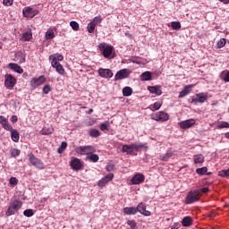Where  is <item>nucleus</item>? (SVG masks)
Listing matches in <instances>:
<instances>
[{
    "instance_id": "f257e3e1",
    "label": "nucleus",
    "mask_w": 229,
    "mask_h": 229,
    "mask_svg": "<svg viewBox=\"0 0 229 229\" xmlns=\"http://www.w3.org/2000/svg\"><path fill=\"white\" fill-rule=\"evenodd\" d=\"M199 198H201V191L194 190L188 192L185 198L186 205H192V203H196V201H199Z\"/></svg>"
},
{
    "instance_id": "f03ea898",
    "label": "nucleus",
    "mask_w": 229,
    "mask_h": 229,
    "mask_svg": "<svg viewBox=\"0 0 229 229\" xmlns=\"http://www.w3.org/2000/svg\"><path fill=\"white\" fill-rule=\"evenodd\" d=\"M21 208H22V201L14 200L10 204L8 209L5 212V216L8 217H10V216H15V214H17Z\"/></svg>"
},
{
    "instance_id": "7ed1b4c3",
    "label": "nucleus",
    "mask_w": 229,
    "mask_h": 229,
    "mask_svg": "<svg viewBox=\"0 0 229 229\" xmlns=\"http://www.w3.org/2000/svg\"><path fill=\"white\" fill-rule=\"evenodd\" d=\"M28 157L30 163L31 164V165L36 167V169H46V165L44 164V162L40 160V158L33 155V153L29 154Z\"/></svg>"
},
{
    "instance_id": "20e7f679",
    "label": "nucleus",
    "mask_w": 229,
    "mask_h": 229,
    "mask_svg": "<svg viewBox=\"0 0 229 229\" xmlns=\"http://www.w3.org/2000/svg\"><path fill=\"white\" fill-rule=\"evenodd\" d=\"M98 49L102 52L104 58H110L112 53H114V47L107 45L106 43H99Z\"/></svg>"
},
{
    "instance_id": "39448f33",
    "label": "nucleus",
    "mask_w": 229,
    "mask_h": 229,
    "mask_svg": "<svg viewBox=\"0 0 229 229\" xmlns=\"http://www.w3.org/2000/svg\"><path fill=\"white\" fill-rule=\"evenodd\" d=\"M96 148L93 146H79L75 148V153L78 155H87L89 157V153H94Z\"/></svg>"
},
{
    "instance_id": "423d86ee",
    "label": "nucleus",
    "mask_w": 229,
    "mask_h": 229,
    "mask_svg": "<svg viewBox=\"0 0 229 229\" xmlns=\"http://www.w3.org/2000/svg\"><path fill=\"white\" fill-rule=\"evenodd\" d=\"M130 74H131V70L130 69H122L116 72L114 75L115 81L119 80H126V78H130Z\"/></svg>"
},
{
    "instance_id": "0eeeda50",
    "label": "nucleus",
    "mask_w": 229,
    "mask_h": 229,
    "mask_svg": "<svg viewBox=\"0 0 229 229\" xmlns=\"http://www.w3.org/2000/svg\"><path fill=\"white\" fill-rule=\"evenodd\" d=\"M152 119L157 122L165 123V121H169V114L159 111L152 116Z\"/></svg>"
},
{
    "instance_id": "6e6552de",
    "label": "nucleus",
    "mask_w": 229,
    "mask_h": 229,
    "mask_svg": "<svg viewBox=\"0 0 229 229\" xmlns=\"http://www.w3.org/2000/svg\"><path fill=\"white\" fill-rule=\"evenodd\" d=\"M16 83H17V79H15V77H13L12 74L5 75L4 85L6 89H9V90H12V89L15 87Z\"/></svg>"
},
{
    "instance_id": "1a4fd4ad",
    "label": "nucleus",
    "mask_w": 229,
    "mask_h": 229,
    "mask_svg": "<svg viewBox=\"0 0 229 229\" xmlns=\"http://www.w3.org/2000/svg\"><path fill=\"white\" fill-rule=\"evenodd\" d=\"M44 83H46V77H44V75L30 80V87L32 89H38V87L44 85Z\"/></svg>"
},
{
    "instance_id": "9d476101",
    "label": "nucleus",
    "mask_w": 229,
    "mask_h": 229,
    "mask_svg": "<svg viewBox=\"0 0 229 229\" xmlns=\"http://www.w3.org/2000/svg\"><path fill=\"white\" fill-rule=\"evenodd\" d=\"M207 99H208V95L207 93H198L195 97H191V103L197 105V103H205Z\"/></svg>"
},
{
    "instance_id": "9b49d317",
    "label": "nucleus",
    "mask_w": 229,
    "mask_h": 229,
    "mask_svg": "<svg viewBox=\"0 0 229 229\" xmlns=\"http://www.w3.org/2000/svg\"><path fill=\"white\" fill-rule=\"evenodd\" d=\"M23 16L33 19L36 15H38V10L31 8V7H24L22 10Z\"/></svg>"
},
{
    "instance_id": "f8f14e48",
    "label": "nucleus",
    "mask_w": 229,
    "mask_h": 229,
    "mask_svg": "<svg viewBox=\"0 0 229 229\" xmlns=\"http://www.w3.org/2000/svg\"><path fill=\"white\" fill-rule=\"evenodd\" d=\"M112 180H114V174H107L105 177L98 181V187L103 189V187L108 185V182H112Z\"/></svg>"
},
{
    "instance_id": "ddd939ff",
    "label": "nucleus",
    "mask_w": 229,
    "mask_h": 229,
    "mask_svg": "<svg viewBox=\"0 0 229 229\" xmlns=\"http://www.w3.org/2000/svg\"><path fill=\"white\" fill-rule=\"evenodd\" d=\"M194 124H196V120L193 118L179 123V126L182 128V130H189V128H192Z\"/></svg>"
},
{
    "instance_id": "4468645a",
    "label": "nucleus",
    "mask_w": 229,
    "mask_h": 229,
    "mask_svg": "<svg viewBox=\"0 0 229 229\" xmlns=\"http://www.w3.org/2000/svg\"><path fill=\"white\" fill-rule=\"evenodd\" d=\"M144 180L146 177L142 174H136L131 180L132 185H140V183H144Z\"/></svg>"
},
{
    "instance_id": "2eb2a0df",
    "label": "nucleus",
    "mask_w": 229,
    "mask_h": 229,
    "mask_svg": "<svg viewBox=\"0 0 229 229\" xmlns=\"http://www.w3.org/2000/svg\"><path fill=\"white\" fill-rule=\"evenodd\" d=\"M51 66L55 69L56 72L60 74V76H65V68L64 65L60 64V62L51 63Z\"/></svg>"
},
{
    "instance_id": "dca6fc26",
    "label": "nucleus",
    "mask_w": 229,
    "mask_h": 229,
    "mask_svg": "<svg viewBox=\"0 0 229 229\" xmlns=\"http://www.w3.org/2000/svg\"><path fill=\"white\" fill-rule=\"evenodd\" d=\"M70 165L73 171H81L82 169L83 165H81V160L75 157L70 162Z\"/></svg>"
},
{
    "instance_id": "f3484780",
    "label": "nucleus",
    "mask_w": 229,
    "mask_h": 229,
    "mask_svg": "<svg viewBox=\"0 0 229 229\" xmlns=\"http://www.w3.org/2000/svg\"><path fill=\"white\" fill-rule=\"evenodd\" d=\"M0 124L4 130H6V131H12V124H10L8 122V118L4 117V115H0Z\"/></svg>"
},
{
    "instance_id": "a211bd4d",
    "label": "nucleus",
    "mask_w": 229,
    "mask_h": 229,
    "mask_svg": "<svg viewBox=\"0 0 229 229\" xmlns=\"http://www.w3.org/2000/svg\"><path fill=\"white\" fill-rule=\"evenodd\" d=\"M137 212H140V214H142L143 216H151V211L146 210V205L144 203L140 202L136 207Z\"/></svg>"
},
{
    "instance_id": "6ab92c4d",
    "label": "nucleus",
    "mask_w": 229,
    "mask_h": 229,
    "mask_svg": "<svg viewBox=\"0 0 229 229\" xmlns=\"http://www.w3.org/2000/svg\"><path fill=\"white\" fill-rule=\"evenodd\" d=\"M98 74L99 76H101V78H112V76H114V72H112V70L103 68H100L98 70Z\"/></svg>"
},
{
    "instance_id": "aec40b11",
    "label": "nucleus",
    "mask_w": 229,
    "mask_h": 229,
    "mask_svg": "<svg viewBox=\"0 0 229 229\" xmlns=\"http://www.w3.org/2000/svg\"><path fill=\"white\" fill-rule=\"evenodd\" d=\"M8 67L12 71H14V72H18V74H22V72H24V70L21 67V65H19L15 63H10L8 64Z\"/></svg>"
},
{
    "instance_id": "412c9836",
    "label": "nucleus",
    "mask_w": 229,
    "mask_h": 229,
    "mask_svg": "<svg viewBox=\"0 0 229 229\" xmlns=\"http://www.w3.org/2000/svg\"><path fill=\"white\" fill-rule=\"evenodd\" d=\"M148 91L151 94H156V96H162V89H160V86H149Z\"/></svg>"
},
{
    "instance_id": "4be33fe9",
    "label": "nucleus",
    "mask_w": 229,
    "mask_h": 229,
    "mask_svg": "<svg viewBox=\"0 0 229 229\" xmlns=\"http://www.w3.org/2000/svg\"><path fill=\"white\" fill-rule=\"evenodd\" d=\"M123 214L126 216H135L137 214V207H126L123 208Z\"/></svg>"
},
{
    "instance_id": "5701e85b",
    "label": "nucleus",
    "mask_w": 229,
    "mask_h": 229,
    "mask_svg": "<svg viewBox=\"0 0 229 229\" xmlns=\"http://www.w3.org/2000/svg\"><path fill=\"white\" fill-rule=\"evenodd\" d=\"M11 131V138H12V140L13 142H19V140L21 139V136L19 134V131L13 129V127H12V130L9 131Z\"/></svg>"
},
{
    "instance_id": "b1692460",
    "label": "nucleus",
    "mask_w": 229,
    "mask_h": 229,
    "mask_svg": "<svg viewBox=\"0 0 229 229\" xmlns=\"http://www.w3.org/2000/svg\"><path fill=\"white\" fill-rule=\"evenodd\" d=\"M192 85H188L183 88V89L179 93L178 98H185V96H188V94L191 92V89H192Z\"/></svg>"
},
{
    "instance_id": "393cba45",
    "label": "nucleus",
    "mask_w": 229,
    "mask_h": 229,
    "mask_svg": "<svg viewBox=\"0 0 229 229\" xmlns=\"http://www.w3.org/2000/svg\"><path fill=\"white\" fill-rule=\"evenodd\" d=\"M122 151L123 153H127V155H131V153H133V151H135L133 143L131 145H123L122 148Z\"/></svg>"
},
{
    "instance_id": "a878e982",
    "label": "nucleus",
    "mask_w": 229,
    "mask_h": 229,
    "mask_svg": "<svg viewBox=\"0 0 229 229\" xmlns=\"http://www.w3.org/2000/svg\"><path fill=\"white\" fill-rule=\"evenodd\" d=\"M49 60H51V64L54 62H62L64 60V55L60 54H53L49 56Z\"/></svg>"
},
{
    "instance_id": "bb28decb",
    "label": "nucleus",
    "mask_w": 229,
    "mask_h": 229,
    "mask_svg": "<svg viewBox=\"0 0 229 229\" xmlns=\"http://www.w3.org/2000/svg\"><path fill=\"white\" fill-rule=\"evenodd\" d=\"M53 131H55V129L53 128V126L47 125V126L43 127V129L41 130V135H51V133H53Z\"/></svg>"
},
{
    "instance_id": "cd10ccee",
    "label": "nucleus",
    "mask_w": 229,
    "mask_h": 229,
    "mask_svg": "<svg viewBox=\"0 0 229 229\" xmlns=\"http://www.w3.org/2000/svg\"><path fill=\"white\" fill-rule=\"evenodd\" d=\"M182 225L184 226L185 228L192 226V217L184 216L182 220Z\"/></svg>"
},
{
    "instance_id": "c85d7f7f",
    "label": "nucleus",
    "mask_w": 229,
    "mask_h": 229,
    "mask_svg": "<svg viewBox=\"0 0 229 229\" xmlns=\"http://www.w3.org/2000/svg\"><path fill=\"white\" fill-rule=\"evenodd\" d=\"M132 145L134 146V150L135 151H142V149H148V144H144V143H132Z\"/></svg>"
},
{
    "instance_id": "c756f323",
    "label": "nucleus",
    "mask_w": 229,
    "mask_h": 229,
    "mask_svg": "<svg viewBox=\"0 0 229 229\" xmlns=\"http://www.w3.org/2000/svg\"><path fill=\"white\" fill-rule=\"evenodd\" d=\"M89 135L92 137V139H98V137H101V131L98 129H91L89 131Z\"/></svg>"
},
{
    "instance_id": "7c9ffc66",
    "label": "nucleus",
    "mask_w": 229,
    "mask_h": 229,
    "mask_svg": "<svg viewBox=\"0 0 229 229\" xmlns=\"http://www.w3.org/2000/svg\"><path fill=\"white\" fill-rule=\"evenodd\" d=\"M220 80L225 81V83H229V71L228 70L223 71L220 73Z\"/></svg>"
},
{
    "instance_id": "2f4dec72",
    "label": "nucleus",
    "mask_w": 229,
    "mask_h": 229,
    "mask_svg": "<svg viewBox=\"0 0 229 229\" xmlns=\"http://www.w3.org/2000/svg\"><path fill=\"white\" fill-rule=\"evenodd\" d=\"M133 94V89H131V87H124L123 89V96H124L125 98H129V96H131Z\"/></svg>"
},
{
    "instance_id": "473e14b6",
    "label": "nucleus",
    "mask_w": 229,
    "mask_h": 229,
    "mask_svg": "<svg viewBox=\"0 0 229 229\" xmlns=\"http://www.w3.org/2000/svg\"><path fill=\"white\" fill-rule=\"evenodd\" d=\"M173 155H174V152H173V150H167L164 156H160V160H162L163 162H167V160L171 158Z\"/></svg>"
},
{
    "instance_id": "72a5a7b5",
    "label": "nucleus",
    "mask_w": 229,
    "mask_h": 229,
    "mask_svg": "<svg viewBox=\"0 0 229 229\" xmlns=\"http://www.w3.org/2000/svg\"><path fill=\"white\" fill-rule=\"evenodd\" d=\"M207 171H208V168H207V166L196 169L197 174H199L200 176H203L205 174H208V176H209V174H212V173H207Z\"/></svg>"
},
{
    "instance_id": "f704fd0d",
    "label": "nucleus",
    "mask_w": 229,
    "mask_h": 229,
    "mask_svg": "<svg viewBox=\"0 0 229 229\" xmlns=\"http://www.w3.org/2000/svg\"><path fill=\"white\" fill-rule=\"evenodd\" d=\"M32 38L33 34L30 31L24 32L22 34L21 40H23V42H30V40H31Z\"/></svg>"
},
{
    "instance_id": "c9c22d12",
    "label": "nucleus",
    "mask_w": 229,
    "mask_h": 229,
    "mask_svg": "<svg viewBox=\"0 0 229 229\" xmlns=\"http://www.w3.org/2000/svg\"><path fill=\"white\" fill-rule=\"evenodd\" d=\"M141 81H151V72H145L140 75Z\"/></svg>"
},
{
    "instance_id": "e433bc0d",
    "label": "nucleus",
    "mask_w": 229,
    "mask_h": 229,
    "mask_svg": "<svg viewBox=\"0 0 229 229\" xmlns=\"http://www.w3.org/2000/svg\"><path fill=\"white\" fill-rule=\"evenodd\" d=\"M87 160H89L90 162H98L99 156L98 154L89 153V156H87Z\"/></svg>"
},
{
    "instance_id": "4c0bfd02",
    "label": "nucleus",
    "mask_w": 229,
    "mask_h": 229,
    "mask_svg": "<svg viewBox=\"0 0 229 229\" xmlns=\"http://www.w3.org/2000/svg\"><path fill=\"white\" fill-rule=\"evenodd\" d=\"M16 58L19 60L20 64H24V62H26V55L21 52L16 54Z\"/></svg>"
},
{
    "instance_id": "58836bf2",
    "label": "nucleus",
    "mask_w": 229,
    "mask_h": 229,
    "mask_svg": "<svg viewBox=\"0 0 229 229\" xmlns=\"http://www.w3.org/2000/svg\"><path fill=\"white\" fill-rule=\"evenodd\" d=\"M205 162V157L203 155H198L194 158V163L195 164H203Z\"/></svg>"
},
{
    "instance_id": "ea45409f",
    "label": "nucleus",
    "mask_w": 229,
    "mask_h": 229,
    "mask_svg": "<svg viewBox=\"0 0 229 229\" xmlns=\"http://www.w3.org/2000/svg\"><path fill=\"white\" fill-rule=\"evenodd\" d=\"M171 28L176 30H182V23H180V21H172Z\"/></svg>"
},
{
    "instance_id": "a19ab883",
    "label": "nucleus",
    "mask_w": 229,
    "mask_h": 229,
    "mask_svg": "<svg viewBox=\"0 0 229 229\" xmlns=\"http://www.w3.org/2000/svg\"><path fill=\"white\" fill-rule=\"evenodd\" d=\"M96 26H97L96 23L92 21L89 22L87 27L89 33H94V30H96Z\"/></svg>"
},
{
    "instance_id": "79ce46f5",
    "label": "nucleus",
    "mask_w": 229,
    "mask_h": 229,
    "mask_svg": "<svg viewBox=\"0 0 229 229\" xmlns=\"http://www.w3.org/2000/svg\"><path fill=\"white\" fill-rule=\"evenodd\" d=\"M55 37V32L53 30H47L45 34V38L47 40H52V38Z\"/></svg>"
},
{
    "instance_id": "37998d69",
    "label": "nucleus",
    "mask_w": 229,
    "mask_h": 229,
    "mask_svg": "<svg viewBox=\"0 0 229 229\" xmlns=\"http://www.w3.org/2000/svg\"><path fill=\"white\" fill-rule=\"evenodd\" d=\"M216 46H217L218 49L225 47V46H226V38H220L219 41L217 42Z\"/></svg>"
},
{
    "instance_id": "c03bdc74",
    "label": "nucleus",
    "mask_w": 229,
    "mask_h": 229,
    "mask_svg": "<svg viewBox=\"0 0 229 229\" xmlns=\"http://www.w3.org/2000/svg\"><path fill=\"white\" fill-rule=\"evenodd\" d=\"M216 128L217 130H223V128H229V123L227 122L222 121L218 123Z\"/></svg>"
},
{
    "instance_id": "a18cd8bd",
    "label": "nucleus",
    "mask_w": 229,
    "mask_h": 229,
    "mask_svg": "<svg viewBox=\"0 0 229 229\" xmlns=\"http://www.w3.org/2000/svg\"><path fill=\"white\" fill-rule=\"evenodd\" d=\"M218 176H221L222 178H229V169L219 171Z\"/></svg>"
},
{
    "instance_id": "49530a36",
    "label": "nucleus",
    "mask_w": 229,
    "mask_h": 229,
    "mask_svg": "<svg viewBox=\"0 0 229 229\" xmlns=\"http://www.w3.org/2000/svg\"><path fill=\"white\" fill-rule=\"evenodd\" d=\"M127 225L130 226L131 229H139L137 226V222L135 220H128Z\"/></svg>"
},
{
    "instance_id": "de8ad7c7",
    "label": "nucleus",
    "mask_w": 229,
    "mask_h": 229,
    "mask_svg": "<svg viewBox=\"0 0 229 229\" xmlns=\"http://www.w3.org/2000/svg\"><path fill=\"white\" fill-rule=\"evenodd\" d=\"M70 26L74 31H78V30H80V24L77 21H71Z\"/></svg>"
},
{
    "instance_id": "09e8293b",
    "label": "nucleus",
    "mask_w": 229,
    "mask_h": 229,
    "mask_svg": "<svg viewBox=\"0 0 229 229\" xmlns=\"http://www.w3.org/2000/svg\"><path fill=\"white\" fill-rule=\"evenodd\" d=\"M19 155H21V150L17 148H13L11 150V157H13V158H15L16 157H19Z\"/></svg>"
},
{
    "instance_id": "8fccbe9b",
    "label": "nucleus",
    "mask_w": 229,
    "mask_h": 229,
    "mask_svg": "<svg viewBox=\"0 0 229 229\" xmlns=\"http://www.w3.org/2000/svg\"><path fill=\"white\" fill-rule=\"evenodd\" d=\"M67 148V142L63 141L60 148L57 149L58 153H64V150Z\"/></svg>"
},
{
    "instance_id": "3c124183",
    "label": "nucleus",
    "mask_w": 229,
    "mask_h": 229,
    "mask_svg": "<svg viewBox=\"0 0 229 229\" xmlns=\"http://www.w3.org/2000/svg\"><path fill=\"white\" fill-rule=\"evenodd\" d=\"M162 107V102L157 101L156 103L153 104L152 106V110H160V108Z\"/></svg>"
},
{
    "instance_id": "603ef678",
    "label": "nucleus",
    "mask_w": 229,
    "mask_h": 229,
    "mask_svg": "<svg viewBox=\"0 0 229 229\" xmlns=\"http://www.w3.org/2000/svg\"><path fill=\"white\" fill-rule=\"evenodd\" d=\"M106 170L108 173H111V171H115V165H114V164H107L106 166Z\"/></svg>"
},
{
    "instance_id": "864d4df0",
    "label": "nucleus",
    "mask_w": 229,
    "mask_h": 229,
    "mask_svg": "<svg viewBox=\"0 0 229 229\" xmlns=\"http://www.w3.org/2000/svg\"><path fill=\"white\" fill-rule=\"evenodd\" d=\"M100 130L101 131H108V122H106L104 123H100Z\"/></svg>"
},
{
    "instance_id": "5fc2aeb1",
    "label": "nucleus",
    "mask_w": 229,
    "mask_h": 229,
    "mask_svg": "<svg viewBox=\"0 0 229 229\" xmlns=\"http://www.w3.org/2000/svg\"><path fill=\"white\" fill-rule=\"evenodd\" d=\"M23 214L26 217H31L34 214L33 209H26Z\"/></svg>"
},
{
    "instance_id": "6e6d98bb",
    "label": "nucleus",
    "mask_w": 229,
    "mask_h": 229,
    "mask_svg": "<svg viewBox=\"0 0 229 229\" xmlns=\"http://www.w3.org/2000/svg\"><path fill=\"white\" fill-rule=\"evenodd\" d=\"M50 91H51V85L49 84L45 85L43 88L44 94H49Z\"/></svg>"
},
{
    "instance_id": "4d7b16f0",
    "label": "nucleus",
    "mask_w": 229,
    "mask_h": 229,
    "mask_svg": "<svg viewBox=\"0 0 229 229\" xmlns=\"http://www.w3.org/2000/svg\"><path fill=\"white\" fill-rule=\"evenodd\" d=\"M101 21H103V19L100 16H97L93 19L94 24H96V26H98V24H100Z\"/></svg>"
},
{
    "instance_id": "13d9d810",
    "label": "nucleus",
    "mask_w": 229,
    "mask_h": 229,
    "mask_svg": "<svg viewBox=\"0 0 229 229\" xmlns=\"http://www.w3.org/2000/svg\"><path fill=\"white\" fill-rule=\"evenodd\" d=\"M19 183V180H17L15 177H11L10 178V185H17Z\"/></svg>"
},
{
    "instance_id": "bf43d9fd",
    "label": "nucleus",
    "mask_w": 229,
    "mask_h": 229,
    "mask_svg": "<svg viewBox=\"0 0 229 229\" xmlns=\"http://www.w3.org/2000/svg\"><path fill=\"white\" fill-rule=\"evenodd\" d=\"M3 4H4V6H12L13 0H3Z\"/></svg>"
},
{
    "instance_id": "052dcab7",
    "label": "nucleus",
    "mask_w": 229,
    "mask_h": 229,
    "mask_svg": "<svg viewBox=\"0 0 229 229\" xmlns=\"http://www.w3.org/2000/svg\"><path fill=\"white\" fill-rule=\"evenodd\" d=\"M199 191H200V196H201V192L203 194H208V192H210V190L208 188H202V189H200Z\"/></svg>"
},
{
    "instance_id": "680f3d73",
    "label": "nucleus",
    "mask_w": 229,
    "mask_h": 229,
    "mask_svg": "<svg viewBox=\"0 0 229 229\" xmlns=\"http://www.w3.org/2000/svg\"><path fill=\"white\" fill-rule=\"evenodd\" d=\"M18 120H19V119L17 118V115H13V116L11 117V122H12L13 124H15V123H17Z\"/></svg>"
},
{
    "instance_id": "e2e57ef3",
    "label": "nucleus",
    "mask_w": 229,
    "mask_h": 229,
    "mask_svg": "<svg viewBox=\"0 0 229 229\" xmlns=\"http://www.w3.org/2000/svg\"><path fill=\"white\" fill-rule=\"evenodd\" d=\"M220 3H223L224 4H229V0H218Z\"/></svg>"
},
{
    "instance_id": "0e129e2a",
    "label": "nucleus",
    "mask_w": 229,
    "mask_h": 229,
    "mask_svg": "<svg viewBox=\"0 0 229 229\" xmlns=\"http://www.w3.org/2000/svg\"><path fill=\"white\" fill-rule=\"evenodd\" d=\"M225 139H229V132H226V133L225 134Z\"/></svg>"
},
{
    "instance_id": "69168bd1",
    "label": "nucleus",
    "mask_w": 229,
    "mask_h": 229,
    "mask_svg": "<svg viewBox=\"0 0 229 229\" xmlns=\"http://www.w3.org/2000/svg\"><path fill=\"white\" fill-rule=\"evenodd\" d=\"M171 229H178V227H176L175 225H173V226L171 227Z\"/></svg>"
},
{
    "instance_id": "338daca9",
    "label": "nucleus",
    "mask_w": 229,
    "mask_h": 229,
    "mask_svg": "<svg viewBox=\"0 0 229 229\" xmlns=\"http://www.w3.org/2000/svg\"><path fill=\"white\" fill-rule=\"evenodd\" d=\"M91 112H94V109H89V114H91Z\"/></svg>"
}]
</instances>
